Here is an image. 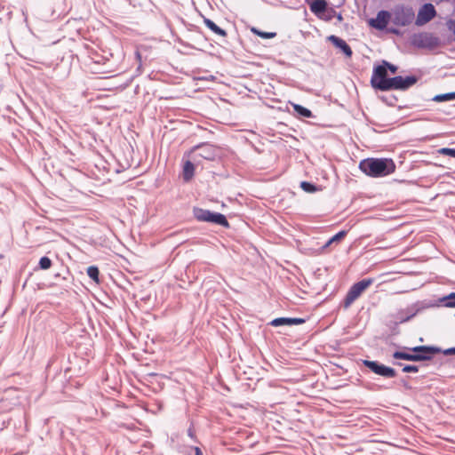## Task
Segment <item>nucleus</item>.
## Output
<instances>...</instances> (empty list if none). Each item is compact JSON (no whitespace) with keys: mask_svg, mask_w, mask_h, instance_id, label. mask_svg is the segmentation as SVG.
Masks as SVG:
<instances>
[{"mask_svg":"<svg viewBox=\"0 0 455 455\" xmlns=\"http://www.w3.org/2000/svg\"><path fill=\"white\" fill-rule=\"evenodd\" d=\"M300 188L307 193H315L320 190L316 185L308 181H301Z\"/></svg>","mask_w":455,"mask_h":455,"instance_id":"23","label":"nucleus"},{"mask_svg":"<svg viewBox=\"0 0 455 455\" xmlns=\"http://www.w3.org/2000/svg\"><path fill=\"white\" fill-rule=\"evenodd\" d=\"M87 275L96 283H99V269L97 267L91 266L87 268Z\"/></svg>","mask_w":455,"mask_h":455,"instance_id":"26","label":"nucleus"},{"mask_svg":"<svg viewBox=\"0 0 455 455\" xmlns=\"http://www.w3.org/2000/svg\"><path fill=\"white\" fill-rule=\"evenodd\" d=\"M363 364L379 376L387 379L395 378L396 376L395 369L386 366L378 361L363 360Z\"/></svg>","mask_w":455,"mask_h":455,"instance_id":"6","label":"nucleus"},{"mask_svg":"<svg viewBox=\"0 0 455 455\" xmlns=\"http://www.w3.org/2000/svg\"><path fill=\"white\" fill-rule=\"evenodd\" d=\"M361 296L357 290L354 289L352 286L347 291L343 301L340 306L344 309H347L351 307V305Z\"/></svg>","mask_w":455,"mask_h":455,"instance_id":"14","label":"nucleus"},{"mask_svg":"<svg viewBox=\"0 0 455 455\" xmlns=\"http://www.w3.org/2000/svg\"><path fill=\"white\" fill-rule=\"evenodd\" d=\"M390 14L392 23L398 27H405L410 25L415 18V13L412 7L404 6L403 4L395 5L392 9Z\"/></svg>","mask_w":455,"mask_h":455,"instance_id":"3","label":"nucleus"},{"mask_svg":"<svg viewBox=\"0 0 455 455\" xmlns=\"http://www.w3.org/2000/svg\"><path fill=\"white\" fill-rule=\"evenodd\" d=\"M454 100H455V92L437 94L432 98V100H434L435 102H445V101H451Z\"/></svg>","mask_w":455,"mask_h":455,"instance_id":"21","label":"nucleus"},{"mask_svg":"<svg viewBox=\"0 0 455 455\" xmlns=\"http://www.w3.org/2000/svg\"><path fill=\"white\" fill-rule=\"evenodd\" d=\"M52 261L48 257H42L39 261V266L42 269H48L51 267Z\"/></svg>","mask_w":455,"mask_h":455,"instance_id":"29","label":"nucleus"},{"mask_svg":"<svg viewBox=\"0 0 455 455\" xmlns=\"http://www.w3.org/2000/svg\"><path fill=\"white\" fill-rule=\"evenodd\" d=\"M294 110V116L299 118H310L313 117V114L310 109L292 102H289Z\"/></svg>","mask_w":455,"mask_h":455,"instance_id":"17","label":"nucleus"},{"mask_svg":"<svg viewBox=\"0 0 455 455\" xmlns=\"http://www.w3.org/2000/svg\"><path fill=\"white\" fill-rule=\"evenodd\" d=\"M136 57L140 60V54L139 52H136Z\"/></svg>","mask_w":455,"mask_h":455,"instance_id":"39","label":"nucleus"},{"mask_svg":"<svg viewBox=\"0 0 455 455\" xmlns=\"http://www.w3.org/2000/svg\"><path fill=\"white\" fill-rule=\"evenodd\" d=\"M419 81L418 76H396L394 77H389L387 82L384 84V85H412Z\"/></svg>","mask_w":455,"mask_h":455,"instance_id":"12","label":"nucleus"},{"mask_svg":"<svg viewBox=\"0 0 455 455\" xmlns=\"http://www.w3.org/2000/svg\"><path fill=\"white\" fill-rule=\"evenodd\" d=\"M435 16L436 11L435 6L430 3L425 4L418 12L415 24L417 26H423L432 20Z\"/></svg>","mask_w":455,"mask_h":455,"instance_id":"7","label":"nucleus"},{"mask_svg":"<svg viewBox=\"0 0 455 455\" xmlns=\"http://www.w3.org/2000/svg\"><path fill=\"white\" fill-rule=\"evenodd\" d=\"M251 30L253 34L260 36L261 38H265V39L273 38L275 36V33H274V32H264L256 28H252Z\"/></svg>","mask_w":455,"mask_h":455,"instance_id":"25","label":"nucleus"},{"mask_svg":"<svg viewBox=\"0 0 455 455\" xmlns=\"http://www.w3.org/2000/svg\"><path fill=\"white\" fill-rule=\"evenodd\" d=\"M347 235V231L341 230L338 232L336 235H334L332 237H331L323 245L321 246L320 251H323L326 250L330 245H331L334 243L340 242Z\"/></svg>","mask_w":455,"mask_h":455,"instance_id":"19","label":"nucleus"},{"mask_svg":"<svg viewBox=\"0 0 455 455\" xmlns=\"http://www.w3.org/2000/svg\"><path fill=\"white\" fill-rule=\"evenodd\" d=\"M121 85L126 86V85H128V84H127V83H124V84H122Z\"/></svg>","mask_w":455,"mask_h":455,"instance_id":"40","label":"nucleus"},{"mask_svg":"<svg viewBox=\"0 0 455 455\" xmlns=\"http://www.w3.org/2000/svg\"><path fill=\"white\" fill-rule=\"evenodd\" d=\"M378 98L388 106H398L399 97L409 87H373Z\"/></svg>","mask_w":455,"mask_h":455,"instance_id":"2","label":"nucleus"},{"mask_svg":"<svg viewBox=\"0 0 455 455\" xmlns=\"http://www.w3.org/2000/svg\"><path fill=\"white\" fill-rule=\"evenodd\" d=\"M305 322L306 319L301 317H286V326L302 324Z\"/></svg>","mask_w":455,"mask_h":455,"instance_id":"27","label":"nucleus"},{"mask_svg":"<svg viewBox=\"0 0 455 455\" xmlns=\"http://www.w3.org/2000/svg\"><path fill=\"white\" fill-rule=\"evenodd\" d=\"M444 306L448 307H455V292H451L443 298Z\"/></svg>","mask_w":455,"mask_h":455,"instance_id":"28","label":"nucleus"},{"mask_svg":"<svg viewBox=\"0 0 455 455\" xmlns=\"http://www.w3.org/2000/svg\"><path fill=\"white\" fill-rule=\"evenodd\" d=\"M389 20H391V14L387 11H379L375 19L370 20V25L379 30H383L387 28Z\"/></svg>","mask_w":455,"mask_h":455,"instance_id":"11","label":"nucleus"},{"mask_svg":"<svg viewBox=\"0 0 455 455\" xmlns=\"http://www.w3.org/2000/svg\"><path fill=\"white\" fill-rule=\"evenodd\" d=\"M441 353H443L445 355H455V347L442 350Z\"/></svg>","mask_w":455,"mask_h":455,"instance_id":"35","label":"nucleus"},{"mask_svg":"<svg viewBox=\"0 0 455 455\" xmlns=\"http://www.w3.org/2000/svg\"><path fill=\"white\" fill-rule=\"evenodd\" d=\"M448 28L452 31V33L455 35V20H450L447 22Z\"/></svg>","mask_w":455,"mask_h":455,"instance_id":"34","label":"nucleus"},{"mask_svg":"<svg viewBox=\"0 0 455 455\" xmlns=\"http://www.w3.org/2000/svg\"><path fill=\"white\" fill-rule=\"evenodd\" d=\"M270 323L273 326L284 325V317L276 318L273 320Z\"/></svg>","mask_w":455,"mask_h":455,"instance_id":"33","label":"nucleus"},{"mask_svg":"<svg viewBox=\"0 0 455 455\" xmlns=\"http://www.w3.org/2000/svg\"><path fill=\"white\" fill-rule=\"evenodd\" d=\"M359 169L370 177H385L395 171V164L389 158H367L360 162Z\"/></svg>","mask_w":455,"mask_h":455,"instance_id":"1","label":"nucleus"},{"mask_svg":"<svg viewBox=\"0 0 455 455\" xmlns=\"http://www.w3.org/2000/svg\"><path fill=\"white\" fill-rule=\"evenodd\" d=\"M204 23L213 33H215V34H217L219 36H227L226 30H224L223 28H220L218 25H216L215 22L212 21L211 19L204 18Z\"/></svg>","mask_w":455,"mask_h":455,"instance_id":"18","label":"nucleus"},{"mask_svg":"<svg viewBox=\"0 0 455 455\" xmlns=\"http://www.w3.org/2000/svg\"><path fill=\"white\" fill-rule=\"evenodd\" d=\"M393 358L395 359H401V360H406L411 362H421V359L425 356H421L419 355H415L412 353H409L406 351H395L393 353Z\"/></svg>","mask_w":455,"mask_h":455,"instance_id":"16","label":"nucleus"},{"mask_svg":"<svg viewBox=\"0 0 455 455\" xmlns=\"http://www.w3.org/2000/svg\"><path fill=\"white\" fill-rule=\"evenodd\" d=\"M439 153L455 158V148H443L439 150Z\"/></svg>","mask_w":455,"mask_h":455,"instance_id":"30","label":"nucleus"},{"mask_svg":"<svg viewBox=\"0 0 455 455\" xmlns=\"http://www.w3.org/2000/svg\"><path fill=\"white\" fill-rule=\"evenodd\" d=\"M306 2L309 4L310 11L317 16H320L327 9L325 0H306Z\"/></svg>","mask_w":455,"mask_h":455,"instance_id":"13","label":"nucleus"},{"mask_svg":"<svg viewBox=\"0 0 455 455\" xmlns=\"http://www.w3.org/2000/svg\"><path fill=\"white\" fill-rule=\"evenodd\" d=\"M194 164L190 161H187L183 167V177L185 180H189L194 175Z\"/></svg>","mask_w":455,"mask_h":455,"instance_id":"22","label":"nucleus"},{"mask_svg":"<svg viewBox=\"0 0 455 455\" xmlns=\"http://www.w3.org/2000/svg\"><path fill=\"white\" fill-rule=\"evenodd\" d=\"M216 156V149L213 146L206 144L200 147L196 148L192 151V158L196 161L198 157L206 159V160H213Z\"/></svg>","mask_w":455,"mask_h":455,"instance_id":"10","label":"nucleus"},{"mask_svg":"<svg viewBox=\"0 0 455 455\" xmlns=\"http://www.w3.org/2000/svg\"><path fill=\"white\" fill-rule=\"evenodd\" d=\"M329 40L331 41L335 46L339 48L347 57L352 56L353 52L351 50V47L346 43L345 40L336 36H331L329 37Z\"/></svg>","mask_w":455,"mask_h":455,"instance_id":"15","label":"nucleus"},{"mask_svg":"<svg viewBox=\"0 0 455 455\" xmlns=\"http://www.w3.org/2000/svg\"><path fill=\"white\" fill-rule=\"evenodd\" d=\"M337 18H338V20H342V15H341L340 13H339V14L337 15Z\"/></svg>","mask_w":455,"mask_h":455,"instance_id":"38","label":"nucleus"},{"mask_svg":"<svg viewBox=\"0 0 455 455\" xmlns=\"http://www.w3.org/2000/svg\"><path fill=\"white\" fill-rule=\"evenodd\" d=\"M406 312H407L406 315H404V316L402 315L400 317V323H405V322L410 321L411 318H413L419 312V308H414V307H411L410 308H407Z\"/></svg>","mask_w":455,"mask_h":455,"instance_id":"24","label":"nucleus"},{"mask_svg":"<svg viewBox=\"0 0 455 455\" xmlns=\"http://www.w3.org/2000/svg\"><path fill=\"white\" fill-rule=\"evenodd\" d=\"M403 372H418L419 371V366L417 365H411V364H406L403 367Z\"/></svg>","mask_w":455,"mask_h":455,"instance_id":"31","label":"nucleus"},{"mask_svg":"<svg viewBox=\"0 0 455 455\" xmlns=\"http://www.w3.org/2000/svg\"><path fill=\"white\" fill-rule=\"evenodd\" d=\"M373 283L372 278H364L357 283H355L352 287L362 295V293L366 291L371 284Z\"/></svg>","mask_w":455,"mask_h":455,"instance_id":"20","label":"nucleus"},{"mask_svg":"<svg viewBox=\"0 0 455 455\" xmlns=\"http://www.w3.org/2000/svg\"><path fill=\"white\" fill-rule=\"evenodd\" d=\"M196 455H203L199 448H196Z\"/></svg>","mask_w":455,"mask_h":455,"instance_id":"36","label":"nucleus"},{"mask_svg":"<svg viewBox=\"0 0 455 455\" xmlns=\"http://www.w3.org/2000/svg\"><path fill=\"white\" fill-rule=\"evenodd\" d=\"M383 63H385L388 72H390L391 74H395L397 72V70H398L397 66L391 64L387 60H383Z\"/></svg>","mask_w":455,"mask_h":455,"instance_id":"32","label":"nucleus"},{"mask_svg":"<svg viewBox=\"0 0 455 455\" xmlns=\"http://www.w3.org/2000/svg\"><path fill=\"white\" fill-rule=\"evenodd\" d=\"M193 212L195 218L199 221L212 222L222 227H228L226 217L221 213L212 212L201 208H195Z\"/></svg>","mask_w":455,"mask_h":455,"instance_id":"4","label":"nucleus"},{"mask_svg":"<svg viewBox=\"0 0 455 455\" xmlns=\"http://www.w3.org/2000/svg\"><path fill=\"white\" fill-rule=\"evenodd\" d=\"M390 32L391 33H394L395 35H398L399 34V31L397 29H395V28H390Z\"/></svg>","mask_w":455,"mask_h":455,"instance_id":"37","label":"nucleus"},{"mask_svg":"<svg viewBox=\"0 0 455 455\" xmlns=\"http://www.w3.org/2000/svg\"><path fill=\"white\" fill-rule=\"evenodd\" d=\"M388 70L383 63L377 65L373 68L372 76L371 78V85H384L388 80Z\"/></svg>","mask_w":455,"mask_h":455,"instance_id":"8","label":"nucleus"},{"mask_svg":"<svg viewBox=\"0 0 455 455\" xmlns=\"http://www.w3.org/2000/svg\"><path fill=\"white\" fill-rule=\"evenodd\" d=\"M412 44L419 48L433 50L441 44V41L432 33L421 32L412 36Z\"/></svg>","mask_w":455,"mask_h":455,"instance_id":"5","label":"nucleus"},{"mask_svg":"<svg viewBox=\"0 0 455 455\" xmlns=\"http://www.w3.org/2000/svg\"><path fill=\"white\" fill-rule=\"evenodd\" d=\"M405 350L413 352L415 355L425 356L421 361H429L433 358L434 355L442 352V349L434 346H417L413 347H404Z\"/></svg>","mask_w":455,"mask_h":455,"instance_id":"9","label":"nucleus"}]
</instances>
